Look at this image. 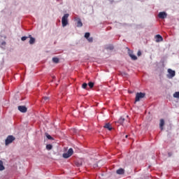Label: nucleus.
Instances as JSON below:
<instances>
[{
    "instance_id": "nucleus-1",
    "label": "nucleus",
    "mask_w": 179,
    "mask_h": 179,
    "mask_svg": "<svg viewBox=\"0 0 179 179\" xmlns=\"http://www.w3.org/2000/svg\"><path fill=\"white\" fill-rule=\"evenodd\" d=\"M68 17H69V14H64L62 18V24L63 27L68 25Z\"/></svg>"
},
{
    "instance_id": "nucleus-2",
    "label": "nucleus",
    "mask_w": 179,
    "mask_h": 179,
    "mask_svg": "<svg viewBox=\"0 0 179 179\" xmlns=\"http://www.w3.org/2000/svg\"><path fill=\"white\" fill-rule=\"evenodd\" d=\"M72 155H73V149L69 148V150L67 151V152L63 154V157L64 159H68V158L71 157V156H72Z\"/></svg>"
},
{
    "instance_id": "nucleus-3",
    "label": "nucleus",
    "mask_w": 179,
    "mask_h": 179,
    "mask_svg": "<svg viewBox=\"0 0 179 179\" xmlns=\"http://www.w3.org/2000/svg\"><path fill=\"white\" fill-rule=\"evenodd\" d=\"M146 96V94L143 92H137L136 94V100L135 101H141V99H143Z\"/></svg>"
},
{
    "instance_id": "nucleus-4",
    "label": "nucleus",
    "mask_w": 179,
    "mask_h": 179,
    "mask_svg": "<svg viewBox=\"0 0 179 179\" xmlns=\"http://www.w3.org/2000/svg\"><path fill=\"white\" fill-rule=\"evenodd\" d=\"M168 75H167V77L169 78V79H172V78H174L176 76V71H173L171 70V69H168Z\"/></svg>"
},
{
    "instance_id": "nucleus-5",
    "label": "nucleus",
    "mask_w": 179,
    "mask_h": 179,
    "mask_svg": "<svg viewBox=\"0 0 179 179\" xmlns=\"http://www.w3.org/2000/svg\"><path fill=\"white\" fill-rule=\"evenodd\" d=\"M15 137H13V136H8L6 139V145H10V143H12V142H13V141H15Z\"/></svg>"
},
{
    "instance_id": "nucleus-6",
    "label": "nucleus",
    "mask_w": 179,
    "mask_h": 179,
    "mask_svg": "<svg viewBox=\"0 0 179 179\" xmlns=\"http://www.w3.org/2000/svg\"><path fill=\"white\" fill-rule=\"evenodd\" d=\"M75 20L77 22V27H82V26H83V23H82V20H80V18L76 17Z\"/></svg>"
},
{
    "instance_id": "nucleus-7",
    "label": "nucleus",
    "mask_w": 179,
    "mask_h": 179,
    "mask_svg": "<svg viewBox=\"0 0 179 179\" xmlns=\"http://www.w3.org/2000/svg\"><path fill=\"white\" fill-rule=\"evenodd\" d=\"M158 17H159V19H166V17H167V13H166V12H160L158 14Z\"/></svg>"
},
{
    "instance_id": "nucleus-8",
    "label": "nucleus",
    "mask_w": 179,
    "mask_h": 179,
    "mask_svg": "<svg viewBox=\"0 0 179 179\" xmlns=\"http://www.w3.org/2000/svg\"><path fill=\"white\" fill-rule=\"evenodd\" d=\"M18 110L20 111V113H27V108L24 106H19Z\"/></svg>"
},
{
    "instance_id": "nucleus-9",
    "label": "nucleus",
    "mask_w": 179,
    "mask_h": 179,
    "mask_svg": "<svg viewBox=\"0 0 179 179\" xmlns=\"http://www.w3.org/2000/svg\"><path fill=\"white\" fill-rule=\"evenodd\" d=\"M103 127L106 128V129H108V131H111L113 129V127L110 123L105 124Z\"/></svg>"
},
{
    "instance_id": "nucleus-10",
    "label": "nucleus",
    "mask_w": 179,
    "mask_h": 179,
    "mask_svg": "<svg viewBox=\"0 0 179 179\" xmlns=\"http://www.w3.org/2000/svg\"><path fill=\"white\" fill-rule=\"evenodd\" d=\"M160 41H163V37L158 34L156 36V42L160 43Z\"/></svg>"
},
{
    "instance_id": "nucleus-11",
    "label": "nucleus",
    "mask_w": 179,
    "mask_h": 179,
    "mask_svg": "<svg viewBox=\"0 0 179 179\" xmlns=\"http://www.w3.org/2000/svg\"><path fill=\"white\" fill-rule=\"evenodd\" d=\"M163 127H164V120L161 119L160 123H159V128H160L161 131H163Z\"/></svg>"
},
{
    "instance_id": "nucleus-12",
    "label": "nucleus",
    "mask_w": 179,
    "mask_h": 179,
    "mask_svg": "<svg viewBox=\"0 0 179 179\" xmlns=\"http://www.w3.org/2000/svg\"><path fill=\"white\" fill-rule=\"evenodd\" d=\"M29 38H30L29 44H34V43H36V38H33L31 35H29Z\"/></svg>"
},
{
    "instance_id": "nucleus-13",
    "label": "nucleus",
    "mask_w": 179,
    "mask_h": 179,
    "mask_svg": "<svg viewBox=\"0 0 179 179\" xmlns=\"http://www.w3.org/2000/svg\"><path fill=\"white\" fill-rule=\"evenodd\" d=\"M116 173H117V174L121 175V174H124L125 173V171L124 170V169L120 168L117 170Z\"/></svg>"
},
{
    "instance_id": "nucleus-14",
    "label": "nucleus",
    "mask_w": 179,
    "mask_h": 179,
    "mask_svg": "<svg viewBox=\"0 0 179 179\" xmlns=\"http://www.w3.org/2000/svg\"><path fill=\"white\" fill-rule=\"evenodd\" d=\"M125 121V119L124 117H120L116 124H120V125H122L124 124V122Z\"/></svg>"
},
{
    "instance_id": "nucleus-15",
    "label": "nucleus",
    "mask_w": 179,
    "mask_h": 179,
    "mask_svg": "<svg viewBox=\"0 0 179 179\" xmlns=\"http://www.w3.org/2000/svg\"><path fill=\"white\" fill-rule=\"evenodd\" d=\"M50 101V98L48 96H44L42 99V103H48Z\"/></svg>"
},
{
    "instance_id": "nucleus-16",
    "label": "nucleus",
    "mask_w": 179,
    "mask_h": 179,
    "mask_svg": "<svg viewBox=\"0 0 179 179\" xmlns=\"http://www.w3.org/2000/svg\"><path fill=\"white\" fill-rule=\"evenodd\" d=\"M3 170H5L3 162L1 160H0V171H3Z\"/></svg>"
},
{
    "instance_id": "nucleus-17",
    "label": "nucleus",
    "mask_w": 179,
    "mask_h": 179,
    "mask_svg": "<svg viewBox=\"0 0 179 179\" xmlns=\"http://www.w3.org/2000/svg\"><path fill=\"white\" fill-rule=\"evenodd\" d=\"M129 55L131 58V59H133V61H136V59H138V57L136 55H132L131 53H129Z\"/></svg>"
},
{
    "instance_id": "nucleus-18",
    "label": "nucleus",
    "mask_w": 179,
    "mask_h": 179,
    "mask_svg": "<svg viewBox=\"0 0 179 179\" xmlns=\"http://www.w3.org/2000/svg\"><path fill=\"white\" fill-rule=\"evenodd\" d=\"M52 62H55V64H58V62H59V59H58L57 57H53Z\"/></svg>"
},
{
    "instance_id": "nucleus-19",
    "label": "nucleus",
    "mask_w": 179,
    "mask_h": 179,
    "mask_svg": "<svg viewBox=\"0 0 179 179\" xmlns=\"http://www.w3.org/2000/svg\"><path fill=\"white\" fill-rule=\"evenodd\" d=\"M173 97L175 99H179V92H176L173 94Z\"/></svg>"
},
{
    "instance_id": "nucleus-20",
    "label": "nucleus",
    "mask_w": 179,
    "mask_h": 179,
    "mask_svg": "<svg viewBox=\"0 0 179 179\" xmlns=\"http://www.w3.org/2000/svg\"><path fill=\"white\" fill-rule=\"evenodd\" d=\"M46 149H47V150H51V149H52V145H51V144H48V145H46Z\"/></svg>"
},
{
    "instance_id": "nucleus-21",
    "label": "nucleus",
    "mask_w": 179,
    "mask_h": 179,
    "mask_svg": "<svg viewBox=\"0 0 179 179\" xmlns=\"http://www.w3.org/2000/svg\"><path fill=\"white\" fill-rule=\"evenodd\" d=\"M88 86L90 87V89H92V87H94V83H93V82H90V83H88Z\"/></svg>"
},
{
    "instance_id": "nucleus-22",
    "label": "nucleus",
    "mask_w": 179,
    "mask_h": 179,
    "mask_svg": "<svg viewBox=\"0 0 179 179\" xmlns=\"http://www.w3.org/2000/svg\"><path fill=\"white\" fill-rule=\"evenodd\" d=\"M85 37L87 40V38H89L90 37V33H89V32L85 33Z\"/></svg>"
},
{
    "instance_id": "nucleus-23",
    "label": "nucleus",
    "mask_w": 179,
    "mask_h": 179,
    "mask_svg": "<svg viewBox=\"0 0 179 179\" xmlns=\"http://www.w3.org/2000/svg\"><path fill=\"white\" fill-rule=\"evenodd\" d=\"M83 89H86L87 87V83H84L82 85Z\"/></svg>"
},
{
    "instance_id": "nucleus-24",
    "label": "nucleus",
    "mask_w": 179,
    "mask_h": 179,
    "mask_svg": "<svg viewBox=\"0 0 179 179\" xmlns=\"http://www.w3.org/2000/svg\"><path fill=\"white\" fill-rule=\"evenodd\" d=\"M87 40V41H89V43H93V38L92 37H90Z\"/></svg>"
},
{
    "instance_id": "nucleus-25",
    "label": "nucleus",
    "mask_w": 179,
    "mask_h": 179,
    "mask_svg": "<svg viewBox=\"0 0 179 179\" xmlns=\"http://www.w3.org/2000/svg\"><path fill=\"white\" fill-rule=\"evenodd\" d=\"M27 38H28V37H27V36H22L21 38V40H22V41H26V40H27Z\"/></svg>"
},
{
    "instance_id": "nucleus-26",
    "label": "nucleus",
    "mask_w": 179,
    "mask_h": 179,
    "mask_svg": "<svg viewBox=\"0 0 179 179\" xmlns=\"http://www.w3.org/2000/svg\"><path fill=\"white\" fill-rule=\"evenodd\" d=\"M137 55L138 57H141L142 55V52H141V50H138L137 52Z\"/></svg>"
},
{
    "instance_id": "nucleus-27",
    "label": "nucleus",
    "mask_w": 179,
    "mask_h": 179,
    "mask_svg": "<svg viewBox=\"0 0 179 179\" xmlns=\"http://www.w3.org/2000/svg\"><path fill=\"white\" fill-rule=\"evenodd\" d=\"M46 137L48 138V139L52 140V137L50 134H47Z\"/></svg>"
},
{
    "instance_id": "nucleus-28",
    "label": "nucleus",
    "mask_w": 179,
    "mask_h": 179,
    "mask_svg": "<svg viewBox=\"0 0 179 179\" xmlns=\"http://www.w3.org/2000/svg\"><path fill=\"white\" fill-rule=\"evenodd\" d=\"M1 45H6V42L5 41L2 42Z\"/></svg>"
},
{
    "instance_id": "nucleus-29",
    "label": "nucleus",
    "mask_w": 179,
    "mask_h": 179,
    "mask_svg": "<svg viewBox=\"0 0 179 179\" xmlns=\"http://www.w3.org/2000/svg\"><path fill=\"white\" fill-rule=\"evenodd\" d=\"M171 155H172L171 152H169V153H168V156H169V157H171Z\"/></svg>"
},
{
    "instance_id": "nucleus-30",
    "label": "nucleus",
    "mask_w": 179,
    "mask_h": 179,
    "mask_svg": "<svg viewBox=\"0 0 179 179\" xmlns=\"http://www.w3.org/2000/svg\"><path fill=\"white\" fill-rule=\"evenodd\" d=\"M125 138H128V135H126Z\"/></svg>"
}]
</instances>
